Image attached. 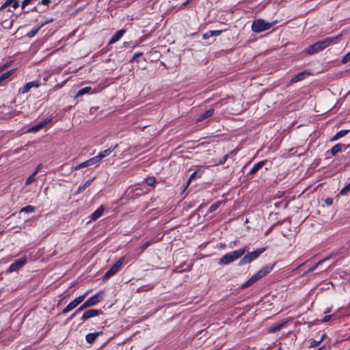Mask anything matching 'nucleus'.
Masks as SVG:
<instances>
[{
	"label": "nucleus",
	"mask_w": 350,
	"mask_h": 350,
	"mask_svg": "<svg viewBox=\"0 0 350 350\" xmlns=\"http://www.w3.org/2000/svg\"><path fill=\"white\" fill-rule=\"evenodd\" d=\"M340 38V36L326 38L323 40L319 41V42L314 43V44L309 46L306 49V52L308 55H313V54L317 53L324 50L325 48L328 47L329 46H331V45L334 44V43H336Z\"/></svg>",
	"instance_id": "1"
},
{
	"label": "nucleus",
	"mask_w": 350,
	"mask_h": 350,
	"mask_svg": "<svg viewBox=\"0 0 350 350\" xmlns=\"http://www.w3.org/2000/svg\"><path fill=\"white\" fill-rule=\"evenodd\" d=\"M247 250V247H243L232 252L227 253L219 259V264L221 265H228L237 259L240 258Z\"/></svg>",
	"instance_id": "2"
},
{
	"label": "nucleus",
	"mask_w": 350,
	"mask_h": 350,
	"mask_svg": "<svg viewBox=\"0 0 350 350\" xmlns=\"http://www.w3.org/2000/svg\"><path fill=\"white\" fill-rule=\"evenodd\" d=\"M102 298V293H96V295L90 297L79 308H77V310L72 314L70 319H72L76 314L80 312L81 311L85 310V308L97 304L98 302L100 301Z\"/></svg>",
	"instance_id": "3"
},
{
	"label": "nucleus",
	"mask_w": 350,
	"mask_h": 350,
	"mask_svg": "<svg viewBox=\"0 0 350 350\" xmlns=\"http://www.w3.org/2000/svg\"><path fill=\"white\" fill-rule=\"evenodd\" d=\"M266 250V247L258 248L254 252H248L239 261V265L242 266L247 263H250L255 259L258 258Z\"/></svg>",
	"instance_id": "4"
},
{
	"label": "nucleus",
	"mask_w": 350,
	"mask_h": 350,
	"mask_svg": "<svg viewBox=\"0 0 350 350\" xmlns=\"http://www.w3.org/2000/svg\"><path fill=\"white\" fill-rule=\"evenodd\" d=\"M272 23H266L262 19L254 20L252 25V30L256 33H260L270 29Z\"/></svg>",
	"instance_id": "5"
},
{
	"label": "nucleus",
	"mask_w": 350,
	"mask_h": 350,
	"mask_svg": "<svg viewBox=\"0 0 350 350\" xmlns=\"http://www.w3.org/2000/svg\"><path fill=\"white\" fill-rule=\"evenodd\" d=\"M87 293L79 296L73 299L71 302H70L62 310V314H66L73 309H75L77 306H79L85 298Z\"/></svg>",
	"instance_id": "6"
},
{
	"label": "nucleus",
	"mask_w": 350,
	"mask_h": 350,
	"mask_svg": "<svg viewBox=\"0 0 350 350\" xmlns=\"http://www.w3.org/2000/svg\"><path fill=\"white\" fill-rule=\"evenodd\" d=\"M349 145L345 146L342 144H337L335 146H334L329 150L327 152V154L329 157H334L338 153L342 152V148H345V149H347L349 147Z\"/></svg>",
	"instance_id": "7"
},
{
	"label": "nucleus",
	"mask_w": 350,
	"mask_h": 350,
	"mask_svg": "<svg viewBox=\"0 0 350 350\" xmlns=\"http://www.w3.org/2000/svg\"><path fill=\"white\" fill-rule=\"evenodd\" d=\"M118 146V144H116L115 146H111L109 148L100 152L99 154L95 157L98 163H99L105 157L110 155L117 148Z\"/></svg>",
	"instance_id": "8"
},
{
	"label": "nucleus",
	"mask_w": 350,
	"mask_h": 350,
	"mask_svg": "<svg viewBox=\"0 0 350 350\" xmlns=\"http://www.w3.org/2000/svg\"><path fill=\"white\" fill-rule=\"evenodd\" d=\"M27 262V259L25 258H21L17 260H16L14 262L12 263L9 267V271L13 272L16 271L21 267H23Z\"/></svg>",
	"instance_id": "9"
},
{
	"label": "nucleus",
	"mask_w": 350,
	"mask_h": 350,
	"mask_svg": "<svg viewBox=\"0 0 350 350\" xmlns=\"http://www.w3.org/2000/svg\"><path fill=\"white\" fill-rule=\"evenodd\" d=\"M98 163L96 157H94L87 161H85L78 165H77L76 166H75L74 169L75 170H79L81 168H83V167H88V166H91V165H96Z\"/></svg>",
	"instance_id": "10"
},
{
	"label": "nucleus",
	"mask_w": 350,
	"mask_h": 350,
	"mask_svg": "<svg viewBox=\"0 0 350 350\" xmlns=\"http://www.w3.org/2000/svg\"><path fill=\"white\" fill-rule=\"evenodd\" d=\"M101 313H102V311L99 310H96V309L88 310V311H86L83 313V314L81 317V320L83 321H85L89 319L90 318L98 316Z\"/></svg>",
	"instance_id": "11"
},
{
	"label": "nucleus",
	"mask_w": 350,
	"mask_h": 350,
	"mask_svg": "<svg viewBox=\"0 0 350 350\" xmlns=\"http://www.w3.org/2000/svg\"><path fill=\"white\" fill-rule=\"evenodd\" d=\"M203 173H204L203 170H198L195 171L194 172H193L190 175L187 183H185V189H186L189 187V185H190V183L192 180L200 178L202 176Z\"/></svg>",
	"instance_id": "12"
},
{
	"label": "nucleus",
	"mask_w": 350,
	"mask_h": 350,
	"mask_svg": "<svg viewBox=\"0 0 350 350\" xmlns=\"http://www.w3.org/2000/svg\"><path fill=\"white\" fill-rule=\"evenodd\" d=\"M10 5H12L14 10H16L19 7L18 0H5V2L1 5L0 10H5Z\"/></svg>",
	"instance_id": "13"
},
{
	"label": "nucleus",
	"mask_w": 350,
	"mask_h": 350,
	"mask_svg": "<svg viewBox=\"0 0 350 350\" xmlns=\"http://www.w3.org/2000/svg\"><path fill=\"white\" fill-rule=\"evenodd\" d=\"M40 84L37 81H31V82H28L25 85H23V87L20 90V92L22 93V94H26L33 87H36V88H38L39 87Z\"/></svg>",
	"instance_id": "14"
},
{
	"label": "nucleus",
	"mask_w": 350,
	"mask_h": 350,
	"mask_svg": "<svg viewBox=\"0 0 350 350\" xmlns=\"http://www.w3.org/2000/svg\"><path fill=\"white\" fill-rule=\"evenodd\" d=\"M105 211V207L103 205L100 206L93 213L90 215V220L91 221H96L98 218H100Z\"/></svg>",
	"instance_id": "15"
},
{
	"label": "nucleus",
	"mask_w": 350,
	"mask_h": 350,
	"mask_svg": "<svg viewBox=\"0 0 350 350\" xmlns=\"http://www.w3.org/2000/svg\"><path fill=\"white\" fill-rule=\"evenodd\" d=\"M273 265H266L263 267L262 269H260L256 273L261 279L262 278L266 276L267 274H269L271 270L273 269Z\"/></svg>",
	"instance_id": "16"
},
{
	"label": "nucleus",
	"mask_w": 350,
	"mask_h": 350,
	"mask_svg": "<svg viewBox=\"0 0 350 350\" xmlns=\"http://www.w3.org/2000/svg\"><path fill=\"white\" fill-rule=\"evenodd\" d=\"M51 121V119H49V118L45 119L44 120L39 122L38 124L33 126L32 127H31L29 129V131L37 132L40 129H42L45 125L49 124Z\"/></svg>",
	"instance_id": "17"
},
{
	"label": "nucleus",
	"mask_w": 350,
	"mask_h": 350,
	"mask_svg": "<svg viewBox=\"0 0 350 350\" xmlns=\"http://www.w3.org/2000/svg\"><path fill=\"white\" fill-rule=\"evenodd\" d=\"M309 74L310 73L308 72H307L306 70L303 71V72H300L297 73V75H295L291 79V83H297L298 81H300L304 79L306 76L309 75Z\"/></svg>",
	"instance_id": "18"
},
{
	"label": "nucleus",
	"mask_w": 350,
	"mask_h": 350,
	"mask_svg": "<svg viewBox=\"0 0 350 350\" xmlns=\"http://www.w3.org/2000/svg\"><path fill=\"white\" fill-rule=\"evenodd\" d=\"M125 32V29H123L117 31L109 40V44H112L118 42L123 36Z\"/></svg>",
	"instance_id": "19"
},
{
	"label": "nucleus",
	"mask_w": 350,
	"mask_h": 350,
	"mask_svg": "<svg viewBox=\"0 0 350 350\" xmlns=\"http://www.w3.org/2000/svg\"><path fill=\"white\" fill-rule=\"evenodd\" d=\"M102 333H103L102 332H98L88 334L85 336V340H86L87 342L90 345L93 344L96 341L98 336H100V334H102Z\"/></svg>",
	"instance_id": "20"
},
{
	"label": "nucleus",
	"mask_w": 350,
	"mask_h": 350,
	"mask_svg": "<svg viewBox=\"0 0 350 350\" xmlns=\"http://www.w3.org/2000/svg\"><path fill=\"white\" fill-rule=\"evenodd\" d=\"M214 111V109H209L208 110L206 111L205 112L198 116V118H196V122H200L211 117V116H213Z\"/></svg>",
	"instance_id": "21"
},
{
	"label": "nucleus",
	"mask_w": 350,
	"mask_h": 350,
	"mask_svg": "<svg viewBox=\"0 0 350 350\" xmlns=\"http://www.w3.org/2000/svg\"><path fill=\"white\" fill-rule=\"evenodd\" d=\"M265 163L266 161H260L256 163L249 172V175L252 176L255 174L260 169H261L265 165Z\"/></svg>",
	"instance_id": "22"
},
{
	"label": "nucleus",
	"mask_w": 350,
	"mask_h": 350,
	"mask_svg": "<svg viewBox=\"0 0 350 350\" xmlns=\"http://www.w3.org/2000/svg\"><path fill=\"white\" fill-rule=\"evenodd\" d=\"M349 129L341 130L336 133L330 139L331 142L336 141L340 138L345 136L349 132Z\"/></svg>",
	"instance_id": "23"
},
{
	"label": "nucleus",
	"mask_w": 350,
	"mask_h": 350,
	"mask_svg": "<svg viewBox=\"0 0 350 350\" xmlns=\"http://www.w3.org/2000/svg\"><path fill=\"white\" fill-rule=\"evenodd\" d=\"M118 271L116 270L114 267H111L109 269H108L106 273L103 276V280H107L109 278H110L111 276L114 275L116 273H117Z\"/></svg>",
	"instance_id": "24"
},
{
	"label": "nucleus",
	"mask_w": 350,
	"mask_h": 350,
	"mask_svg": "<svg viewBox=\"0 0 350 350\" xmlns=\"http://www.w3.org/2000/svg\"><path fill=\"white\" fill-rule=\"evenodd\" d=\"M93 180H94V178L89 179L83 185H80L78 187V189L76 191V193L77 194L83 192L86 188L90 187L92 183L93 182Z\"/></svg>",
	"instance_id": "25"
},
{
	"label": "nucleus",
	"mask_w": 350,
	"mask_h": 350,
	"mask_svg": "<svg viewBox=\"0 0 350 350\" xmlns=\"http://www.w3.org/2000/svg\"><path fill=\"white\" fill-rule=\"evenodd\" d=\"M60 2V0H41L39 5L49 6L50 4L53 3V5H57Z\"/></svg>",
	"instance_id": "26"
},
{
	"label": "nucleus",
	"mask_w": 350,
	"mask_h": 350,
	"mask_svg": "<svg viewBox=\"0 0 350 350\" xmlns=\"http://www.w3.org/2000/svg\"><path fill=\"white\" fill-rule=\"evenodd\" d=\"M91 90H92L91 87H85L83 88H81L78 91L75 97H79V96L84 95L85 94H88V93L90 92Z\"/></svg>",
	"instance_id": "27"
},
{
	"label": "nucleus",
	"mask_w": 350,
	"mask_h": 350,
	"mask_svg": "<svg viewBox=\"0 0 350 350\" xmlns=\"http://www.w3.org/2000/svg\"><path fill=\"white\" fill-rule=\"evenodd\" d=\"M36 210V208L35 206H31V205H28V206H26L25 207H23L21 211H20V213H33Z\"/></svg>",
	"instance_id": "28"
},
{
	"label": "nucleus",
	"mask_w": 350,
	"mask_h": 350,
	"mask_svg": "<svg viewBox=\"0 0 350 350\" xmlns=\"http://www.w3.org/2000/svg\"><path fill=\"white\" fill-rule=\"evenodd\" d=\"M222 203L223 202L221 201H217L215 203L213 204L209 208V212L213 213L215 211Z\"/></svg>",
	"instance_id": "29"
},
{
	"label": "nucleus",
	"mask_w": 350,
	"mask_h": 350,
	"mask_svg": "<svg viewBox=\"0 0 350 350\" xmlns=\"http://www.w3.org/2000/svg\"><path fill=\"white\" fill-rule=\"evenodd\" d=\"M124 261V257L120 258L114 265L113 267L116 269V270L118 272L120 268L122 265L123 262Z\"/></svg>",
	"instance_id": "30"
},
{
	"label": "nucleus",
	"mask_w": 350,
	"mask_h": 350,
	"mask_svg": "<svg viewBox=\"0 0 350 350\" xmlns=\"http://www.w3.org/2000/svg\"><path fill=\"white\" fill-rule=\"evenodd\" d=\"M124 261V257L120 258L114 265L113 267L116 269V270L118 272L120 268L122 265L123 262Z\"/></svg>",
	"instance_id": "31"
},
{
	"label": "nucleus",
	"mask_w": 350,
	"mask_h": 350,
	"mask_svg": "<svg viewBox=\"0 0 350 350\" xmlns=\"http://www.w3.org/2000/svg\"><path fill=\"white\" fill-rule=\"evenodd\" d=\"M146 183L149 186H154L156 183V178L154 176L148 177L146 179Z\"/></svg>",
	"instance_id": "32"
},
{
	"label": "nucleus",
	"mask_w": 350,
	"mask_h": 350,
	"mask_svg": "<svg viewBox=\"0 0 350 350\" xmlns=\"http://www.w3.org/2000/svg\"><path fill=\"white\" fill-rule=\"evenodd\" d=\"M321 343V340H309V347L314 348L317 347Z\"/></svg>",
	"instance_id": "33"
},
{
	"label": "nucleus",
	"mask_w": 350,
	"mask_h": 350,
	"mask_svg": "<svg viewBox=\"0 0 350 350\" xmlns=\"http://www.w3.org/2000/svg\"><path fill=\"white\" fill-rule=\"evenodd\" d=\"M39 29H40V27H37V28L33 29H31L30 31H29L27 33V36L29 38H33V36H35L37 34V33L38 32Z\"/></svg>",
	"instance_id": "34"
},
{
	"label": "nucleus",
	"mask_w": 350,
	"mask_h": 350,
	"mask_svg": "<svg viewBox=\"0 0 350 350\" xmlns=\"http://www.w3.org/2000/svg\"><path fill=\"white\" fill-rule=\"evenodd\" d=\"M154 243H155V241L151 240V241H146L142 247H141V250L142 252H144V250H146L149 246H150L152 244H153Z\"/></svg>",
	"instance_id": "35"
},
{
	"label": "nucleus",
	"mask_w": 350,
	"mask_h": 350,
	"mask_svg": "<svg viewBox=\"0 0 350 350\" xmlns=\"http://www.w3.org/2000/svg\"><path fill=\"white\" fill-rule=\"evenodd\" d=\"M35 176H36V174H34L33 173L31 175H30L27 178V180L25 181V185H28L31 184L35 180Z\"/></svg>",
	"instance_id": "36"
},
{
	"label": "nucleus",
	"mask_w": 350,
	"mask_h": 350,
	"mask_svg": "<svg viewBox=\"0 0 350 350\" xmlns=\"http://www.w3.org/2000/svg\"><path fill=\"white\" fill-rule=\"evenodd\" d=\"M349 191H350V183L346 185L342 190L340 193L341 195H346Z\"/></svg>",
	"instance_id": "37"
},
{
	"label": "nucleus",
	"mask_w": 350,
	"mask_h": 350,
	"mask_svg": "<svg viewBox=\"0 0 350 350\" xmlns=\"http://www.w3.org/2000/svg\"><path fill=\"white\" fill-rule=\"evenodd\" d=\"M350 60V52L347 53L342 59V63L346 64Z\"/></svg>",
	"instance_id": "38"
},
{
	"label": "nucleus",
	"mask_w": 350,
	"mask_h": 350,
	"mask_svg": "<svg viewBox=\"0 0 350 350\" xmlns=\"http://www.w3.org/2000/svg\"><path fill=\"white\" fill-rule=\"evenodd\" d=\"M325 259H323V260H321L320 261H319L316 265H314V266H312V267H310L309 269H308V272H310V271H313L319 265L321 264L323 261H325Z\"/></svg>",
	"instance_id": "39"
},
{
	"label": "nucleus",
	"mask_w": 350,
	"mask_h": 350,
	"mask_svg": "<svg viewBox=\"0 0 350 350\" xmlns=\"http://www.w3.org/2000/svg\"><path fill=\"white\" fill-rule=\"evenodd\" d=\"M222 31L221 30H213V31H211V34L210 36H219L221 33Z\"/></svg>",
	"instance_id": "40"
},
{
	"label": "nucleus",
	"mask_w": 350,
	"mask_h": 350,
	"mask_svg": "<svg viewBox=\"0 0 350 350\" xmlns=\"http://www.w3.org/2000/svg\"><path fill=\"white\" fill-rule=\"evenodd\" d=\"M33 1V0H23L22 2V5H21L22 9H24L27 5L30 4L31 3V1Z\"/></svg>",
	"instance_id": "41"
},
{
	"label": "nucleus",
	"mask_w": 350,
	"mask_h": 350,
	"mask_svg": "<svg viewBox=\"0 0 350 350\" xmlns=\"http://www.w3.org/2000/svg\"><path fill=\"white\" fill-rule=\"evenodd\" d=\"M252 284H254L253 281L252 280L251 278H250L243 286H242V288H245L248 286H250V285H252Z\"/></svg>",
	"instance_id": "42"
},
{
	"label": "nucleus",
	"mask_w": 350,
	"mask_h": 350,
	"mask_svg": "<svg viewBox=\"0 0 350 350\" xmlns=\"http://www.w3.org/2000/svg\"><path fill=\"white\" fill-rule=\"evenodd\" d=\"M334 314L325 316L323 317V319H322V322L325 323V322L330 321L332 318H334Z\"/></svg>",
	"instance_id": "43"
},
{
	"label": "nucleus",
	"mask_w": 350,
	"mask_h": 350,
	"mask_svg": "<svg viewBox=\"0 0 350 350\" xmlns=\"http://www.w3.org/2000/svg\"><path fill=\"white\" fill-rule=\"evenodd\" d=\"M325 202L327 205L331 206L333 204V199L330 198H327V199H325Z\"/></svg>",
	"instance_id": "44"
},
{
	"label": "nucleus",
	"mask_w": 350,
	"mask_h": 350,
	"mask_svg": "<svg viewBox=\"0 0 350 350\" xmlns=\"http://www.w3.org/2000/svg\"><path fill=\"white\" fill-rule=\"evenodd\" d=\"M229 155L225 154L219 161V164H224L228 159Z\"/></svg>",
	"instance_id": "45"
},
{
	"label": "nucleus",
	"mask_w": 350,
	"mask_h": 350,
	"mask_svg": "<svg viewBox=\"0 0 350 350\" xmlns=\"http://www.w3.org/2000/svg\"><path fill=\"white\" fill-rule=\"evenodd\" d=\"M250 278L252 279V280L253 281L254 283L256 282V281H258V280H260V278L258 277L257 273L252 275Z\"/></svg>",
	"instance_id": "46"
},
{
	"label": "nucleus",
	"mask_w": 350,
	"mask_h": 350,
	"mask_svg": "<svg viewBox=\"0 0 350 350\" xmlns=\"http://www.w3.org/2000/svg\"><path fill=\"white\" fill-rule=\"evenodd\" d=\"M210 34H211V31H208V32H206V33H204V34H203V36H202V38H203L204 40H206V39H208V38H209L212 37V36H210Z\"/></svg>",
	"instance_id": "47"
},
{
	"label": "nucleus",
	"mask_w": 350,
	"mask_h": 350,
	"mask_svg": "<svg viewBox=\"0 0 350 350\" xmlns=\"http://www.w3.org/2000/svg\"><path fill=\"white\" fill-rule=\"evenodd\" d=\"M142 55V53H136L134 54L132 60H135L137 57Z\"/></svg>",
	"instance_id": "48"
},
{
	"label": "nucleus",
	"mask_w": 350,
	"mask_h": 350,
	"mask_svg": "<svg viewBox=\"0 0 350 350\" xmlns=\"http://www.w3.org/2000/svg\"><path fill=\"white\" fill-rule=\"evenodd\" d=\"M42 167V164H39V165L36 167V170H35V172H33V174L36 175V174H37V173H38V172L41 170Z\"/></svg>",
	"instance_id": "49"
},
{
	"label": "nucleus",
	"mask_w": 350,
	"mask_h": 350,
	"mask_svg": "<svg viewBox=\"0 0 350 350\" xmlns=\"http://www.w3.org/2000/svg\"><path fill=\"white\" fill-rule=\"evenodd\" d=\"M192 1V0H187L185 3H183L181 8H185L186 7L188 4H189Z\"/></svg>",
	"instance_id": "50"
},
{
	"label": "nucleus",
	"mask_w": 350,
	"mask_h": 350,
	"mask_svg": "<svg viewBox=\"0 0 350 350\" xmlns=\"http://www.w3.org/2000/svg\"><path fill=\"white\" fill-rule=\"evenodd\" d=\"M332 310V307H328L325 309V310L324 311V313L325 314H327V313H329Z\"/></svg>",
	"instance_id": "51"
},
{
	"label": "nucleus",
	"mask_w": 350,
	"mask_h": 350,
	"mask_svg": "<svg viewBox=\"0 0 350 350\" xmlns=\"http://www.w3.org/2000/svg\"><path fill=\"white\" fill-rule=\"evenodd\" d=\"M326 336V334H323L321 335L320 339L319 340H321V342L323 340V339L325 338V337Z\"/></svg>",
	"instance_id": "52"
},
{
	"label": "nucleus",
	"mask_w": 350,
	"mask_h": 350,
	"mask_svg": "<svg viewBox=\"0 0 350 350\" xmlns=\"http://www.w3.org/2000/svg\"><path fill=\"white\" fill-rule=\"evenodd\" d=\"M281 325L272 329V331L278 330L280 328Z\"/></svg>",
	"instance_id": "53"
},
{
	"label": "nucleus",
	"mask_w": 350,
	"mask_h": 350,
	"mask_svg": "<svg viewBox=\"0 0 350 350\" xmlns=\"http://www.w3.org/2000/svg\"><path fill=\"white\" fill-rule=\"evenodd\" d=\"M231 154H234V150L232 151Z\"/></svg>",
	"instance_id": "54"
},
{
	"label": "nucleus",
	"mask_w": 350,
	"mask_h": 350,
	"mask_svg": "<svg viewBox=\"0 0 350 350\" xmlns=\"http://www.w3.org/2000/svg\"><path fill=\"white\" fill-rule=\"evenodd\" d=\"M3 232V231H0V234H1Z\"/></svg>",
	"instance_id": "55"
}]
</instances>
